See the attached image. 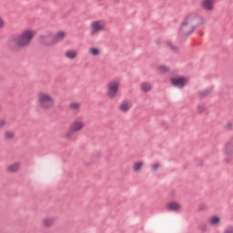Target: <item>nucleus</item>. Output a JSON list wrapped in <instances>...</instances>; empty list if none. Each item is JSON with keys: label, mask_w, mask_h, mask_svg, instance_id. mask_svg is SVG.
Wrapping results in <instances>:
<instances>
[{"label": "nucleus", "mask_w": 233, "mask_h": 233, "mask_svg": "<svg viewBox=\"0 0 233 233\" xmlns=\"http://www.w3.org/2000/svg\"><path fill=\"white\" fill-rule=\"evenodd\" d=\"M14 137H15V133H14V131H10V130L5 131L4 133L5 139H7L8 141H10L14 139Z\"/></svg>", "instance_id": "nucleus-22"}, {"label": "nucleus", "mask_w": 233, "mask_h": 233, "mask_svg": "<svg viewBox=\"0 0 233 233\" xmlns=\"http://www.w3.org/2000/svg\"><path fill=\"white\" fill-rule=\"evenodd\" d=\"M40 41L43 45H46L47 46L55 45L54 33L52 31H46L40 36Z\"/></svg>", "instance_id": "nucleus-8"}, {"label": "nucleus", "mask_w": 233, "mask_h": 233, "mask_svg": "<svg viewBox=\"0 0 233 233\" xmlns=\"http://www.w3.org/2000/svg\"><path fill=\"white\" fill-rule=\"evenodd\" d=\"M224 153V163H232L233 162V141H228L224 145L223 148Z\"/></svg>", "instance_id": "nucleus-7"}, {"label": "nucleus", "mask_w": 233, "mask_h": 233, "mask_svg": "<svg viewBox=\"0 0 233 233\" xmlns=\"http://www.w3.org/2000/svg\"><path fill=\"white\" fill-rule=\"evenodd\" d=\"M88 54L93 56L94 57H97L101 54V49L98 47H90L88 50Z\"/></svg>", "instance_id": "nucleus-21"}, {"label": "nucleus", "mask_w": 233, "mask_h": 233, "mask_svg": "<svg viewBox=\"0 0 233 233\" xmlns=\"http://www.w3.org/2000/svg\"><path fill=\"white\" fill-rule=\"evenodd\" d=\"M66 37V32L58 31L56 35H54V41L56 43H59V41H63Z\"/></svg>", "instance_id": "nucleus-15"}, {"label": "nucleus", "mask_w": 233, "mask_h": 233, "mask_svg": "<svg viewBox=\"0 0 233 233\" xmlns=\"http://www.w3.org/2000/svg\"><path fill=\"white\" fill-rule=\"evenodd\" d=\"M170 68L165 65L158 66L157 72L158 74H168Z\"/></svg>", "instance_id": "nucleus-23"}, {"label": "nucleus", "mask_w": 233, "mask_h": 233, "mask_svg": "<svg viewBox=\"0 0 233 233\" xmlns=\"http://www.w3.org/2000/svg\"><path fill=\"white\" fill-rule=\"evenodd\" d=\"M188 77L180 76L177 78H172L171 83L173 86H176L177 88H183V86H186V85H188L189 83Z\"/></svg>", "instance_id": "nucleus-9"}, {"label": "nucleus", "mask_w": 233, "mask_h": 233, "mask_svg": "<svg viewBox=\"0 0 233 233\" xmlns=\"http://www.w3.org/2000/svg\"><path fill=\"white\" fill-rule=\"evenodd\" d=\"M208 222L209 225H219V223H221V217L218 215L211 216L209 217Z\"/></svg>", "instance_id": "nucleus-17"}, {"label": "nucleus", "mask_w": 233, "mask_h": 233, "mask_svg": "<svg viewBox=\"0 0 233 233\" xmlns=\"http://www.w3.org/2000/svg\"><path fill=\"white\" fill-rule=\"evenodd\" d=\"M158 168H159V164H157V163L153 164V165L151 166V170H152L153 172H156V170H157Z\"/></svg>", "instance_id": "nucleus-25"}, {"label": "nucleus", "mask_w": 233, "mask_h": 233, "mask_svg": "<svg viewBox=\"0 0 233 233\" xmlns=\"http://www.w3.org/2000/svg\"><path fill=\"white\" fill-rule=\"evenodd\" d=\"M34 37H35V32L33 29H24L19 35H15L7 40V46L13 52H19V50L30 46Z\"/></svg>", "instance_id": "nucleus-1"}, {"label": "nucleus", "mask_w": 233, "mask_h": 233, "mask_svg": "<svg viewBox=\"0 0 233 233\" xmlns=\"http://www.w3.org/2000/svg\"><path fill=\"white\" fill-rule=\"evenodd\" d=\"M224 233H233V226L228 227L225 230Z\"/></svg>", "instance_id": "nucleus-26"}, {"label": "nucleus", "mask_w": 233, "mask_h": 233, "mask_svg": "<svg viewBox=\"0 0 233 233\" xmlns=\"http://www.w3.org/2000/svg\"><path fill=\"white\" fill-rule=\"evenodd\" d=\"M167 208L168 210L177 211L181 209V205H179L177 202H169L167 204Z\"/></svg>", "instance_id": "nucleus-20"}, {"label": "nucleus", "mask_w": 233, "mask_h": 233, "mask_svg": "<svg viewBox=\"0 0 233 233\" xmlns=\"http://www.w3.org/2000/svg\"><path fill=\"white\" fill-rule=\"evenodd\" d=\"M145 163L143 161H137L134 162L132 165V172L137 173L141 172V169L143 168Z\"/></svg>", "instance_id": "nucleus-14"}, {"label": "nucleus", "mask_w": 233, "mask_h": 233, "mask_svg": "<svg viewBox=\"0 0 233 233\" xmlns=\"http://www.w3.org/2000/svg\"><path fill=\"white\" fill-rule=\"evenodd\" d=\"M77 56L78 53L76 49H67L64 54V57H66V59H70L71 61L77 59Z\"/></svg>", "instance_id": "nucleus-12"}, {"label": "nucleus", "mask_w": 233, "mask_h": 233, "mask_svg": "<svg viewBox=\"0 0 233 233\" xmlns=\"http://www.w3.org/2000/svg\"><path fill=\"white\" fill-rule=\"evenodd\" d=\"M4 127H6V120H0V128H3Z\"/></svg>", "instance_id": "nucleus-28"}, {"label": "nucleus", "mask_w": 233, "mask_h": 233, "mask_svg": "<svg viewBox=\"0 0 233 233\" xmlns=\"http://www.w3.org/2000/svg\"><path fill=\"white\" fill-rule=\"evenodd\" d=\"M218 0H202L200 3V8L204 10V12H212L214 10V3Z\"/></svg>", "instance_id": "nucleus-10"}, {"label": "nucleus", "mask_w": 233, "mask_h": 233, "mask_svg": "<svg viewBox=\"0 0 233 233\" xmlns=\"http://www.w3.org/2000/svg\"><path fill=\"white\" fill-rule=\"evenodd\" d=\"M208 94H210V89H204L198 93V96H200V97H207Z\"/></svg>", "instance_id": "nucleus-24"}, {"label": "nucleus", "mask_w": 233, "mask_h": 233, "mask_svg": "<svg viewBox=\"0 0 233 233\" xmlns=\"http://www.w3.org/2000/svg\"><path fill=\"white\" fill-rule=\"evenodd\" d=\"M207 21L203 16L196 13H190L184 18L179 27L178 35H191V34H194L196 28L203 26V25H205Z\"/></svg>", "instance_id": "nucleus-2"}, {"label": "nucleus", "mask_w": 233, "mask_h": 233, "mask_svg": "<svg viewBox=\"0 0 233 233\" xmlns=\"http://www.w3.org/2000/svg\"><path fill=\"white\" fill-rule=\"evenodd\" d=\"M55 221H56L55 218L46 217L42 220V225L43 227H45V228H50L51 227L54 226Z\"/></svg>", "instance_id": "nucleus-13"}, {"label": "nucleus", "mask_w": 233, "mask_h": 233, "mask_svg": "<svg viewBox=\"0 0 233 233\" xmlns=\"http://www.w3.org/2000/svg\"><path fill=\"white\" fill-rule=\"evenodd\" d=\"M140 90L142 92H150L152 90V84L148 82H144L140 85Z\"/></svg>", "instance_id": "nucleus-19"}, {"label": "nucleus", "mask_w": 233, "mask_h": 233, "mask_svg": "<svg viewBox=\"0 0 233 233\" xmlns=\"http://www.w3.org/2000/svg\"><path fill=\"white\" fill-rule=\"evenodd\" d=\"M120 112L127 113L130 108H132V101L130 100H123L119 106H118Z\"/></svg>", "instance_id": "nucleus-11"}, {"label": "nucleus", "mask_w": 233, "mask_h": 233, "mask_svg": "<svg viewBox=\"0 0 233 233\" xmlns=\"http://www.w3.org/2000/svg\"><path fill=\"white\" fill-rule=\"evenodd\" d=\"M106 23L105 20H94L90 24V35H97L99 33L105 31Z\"/></svg>", "instance_id": "nucleus-6"}, {"label": "nucleus", "mask_w": 233, "mask_h": 233, "mask_svg": "<svg viewBox=\"0 0 233 233\" xmlns=\"http://www.w3.org/2000/svg\"><path fill=\"white\" fill-rule=\"evenodd\" d=\"M5 28V19L0 16V30H3Z\"/></svg>", "instance_id": "nucleus-27"}, {"label": "nucleus", "mask_w": 233, "mask_h": 233, "mask_svg": "<svg viewBox=\"0 0 233 233\" xmlns=\"http://www.w3.org/2000/svg\"><path fill=\"white\" fill-rule=\"evenodd\" d=\"M121 86V80L114 79L107 83V91L106 96L108 99H116L117 94H119V88Z\"/></svg>", "instance_id": "nucleus-5"}, {"label": "nucleus", "mask_w": 233, "mask_h": 233, "mask_svg": "<svg viewBox=\"0 0 233 233\" xmlns=\"http://www.w3.org/2000/svg\"><path fill=\"white\" fill-rule=\"evenodd\" d=\"M19 168H21V163L19 162H15L13 164H10L8 167H7V172H17V170H19Z\"/></svg>", "instance_id": "nucleus-18"}, {"label": "nucleus", "mask_w": 233, "mask_h": 233, "mask_svg": "<svg viewBox=\"0 0 233 233\" xmlns=\"http://www.w3.org/2000/svg\"><path fill=\"white\" fill-rule=\"evenodd\" d=\"M85 128V121L76 118L69 126V131L64 134L65 139H72L75 134L81 132Z\"/></svg>", "instance_id": "nucleus-4"}, {"label": "nucleus", "mask_w": 233, "mask_h": 233, "mask_svg": "<svg viewBox=\"0 0 233 233\" xmlns=\"http://www.w3.org/2000/svg\"><path fill=\"white\" fill-rule=\"evenodd\" d=\"M68 108H69V110H71V112H79V110H81V103H79V102H71L68 105Z\"/></svg>", "instance_id": "nucleus-16"}, {"label": "nucleus", "mask_w": 233, "mask_h": 233, "mask_svg": "<svg viewBox=\"0 0 233 233\" xmlns=\"http://www.w3.org/2000/svg\"><path fill=\"white\" fill-rule=\"evenodd\" d=\"M36 103L40 110H52L56 105V99L49 93L40 91L36 96Z\"/></svg>", "instance_id": "nucleus-3"}, {"label": "nucleus", "mask_w": 233, "mask_h": 233, "mask_svg": "<svg viewBox=\"0 0 233 233\" xmlns=\"http://www.w3.org/2000/svg\"><path fill=\"white\" fill-rule=\"evenodd\" d=\"M167 45H168V46H170V48H171L172 50H176V46H174V45H172V43L167 42Z\"/></svg>", "instance_id": "nucleus-29"}]
</instances>
